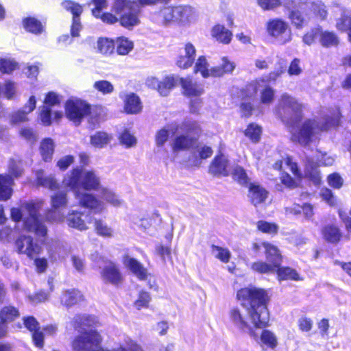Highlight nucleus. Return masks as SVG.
Listing matches in <instances>:
<instances>
[{
  "mask_svg": "<svg viewBox=\"0 0 351 351\" xmlns=\"http://www.w3.org/2000/svg\"><path fill=\"white\" fill-rule=\"evenodd\" d=\"M66 117L75 125H79L82 119L90 112V106L79 99H71L64 105Z\"/></svg>",
  "mask_w": 351,
  "mask_h": 351,
  "instance_id": "obj_10",
  "label": "nucleus"
},
{
  "mask_svg": "<svg viewBox=\"0 0 351 351\" xmlns=\"http://www.w3.org/2000/svg\"><path fill=\"white\" fill-rule=\"evenodd\" d=\"M64 220L68 226L84 231L88 228V225L91 223V217L82 212L71 210L64 217Z\"/></svg>",
  "mask_w": 351,
  "mask_h": 351,
  "instance_id": "obj_17",
  "label": "nucleus"
},
{
  "mask_svg": "<svg viewBox=\"0 0 351 351\" xmlns=\"http://www.w3.org/2000/svg\"><path fill=\"white\" fill-rule=\"evenodd\" d=\"M93 88L95 90L104 95H110L113 93L114 88L113 84L106 80H100L93 83Z\"/></svg>",
  "mask_w": 351,
  "mask_h": 351,
  "instance_id": "obj_48",
  "label": "nucleus"
},
{
  "mask_svg": "<svg viewBox=\"0 0 351 351\" xmlns=\"http://www.w3.org/2000/svg\"><path fill=\"white\" fill-rule=\"evenodd\" d=\"M233 178L241 185H247L249 182V178L245 171L241 167H236L232 173Z\"/></svg>",
  "mask_w": 351,
  "mask_h": 351,
  "instance_id": "obj_55",
  "label": "nucleus"
},
{
  "mask_svg": "<svg viewBox=\"0 0 351 351\" xmlns=\"http://www.w3.org/2000/svg\"><path fill=\"white\" fill-rule=\"evenodd\" d=\"M200 132L202 130L200 129ZM201 132L194 134L193 132H179L178 136L174 138L172 143V149L174 152L190 149L195 143Z\"/></svg>",
  "mask_w": 351,
  "mask_h": 351,
  "instance_id": "obj_19",
  "label": "nucleus"
},
{
  "mask_svg": "<svg viewBox=\"0 0 351 351\" xmlns=\"http://www.w3.org/2000/svg\"><path fill=\"white\" fill-rule=\"evenodd\" d=\"M302 109V105L287 93H283L276 108V114L282 121H293L298 119Z\"/></svg>",
  "mask_w": 351,
  "mask_h": 351,
  "instance_id": "obj_9",
  "label": "nucleus"
},
{
  "mask_svg": "<svg viewBox=\"0 0 351 351\" xmlns=\"http://www.w3.org/2000/svg\"><path fill=\"white\" fill-rule=\"evenodd\" d=\"M179 81V79L173 76H166L162 81H160L159 93L162 96H167Z\"/></svg>",
  "mask_w": 351,
  "mask_h": 351,
  "instance_id": "obj_47",
  "label": "nucleus"
},
{
  "mask_svg": "<svg viewBox=\"0 0 351 351\" xmlns=\"http://www.w3.org/2000/svg\"><path fill=\"white\" fill-rule=\"evenodd\" d=\"M112 136L104 132H97L90 136V144L96 148H103L109 144L112 140Z\"/></svg>",
  "mask_w": 351,
  "mask_h": 351,
  "instance_id": "obj_37",
  "label": "nucleus"
},
{
  "mask_svg": "<svg viewBox=\"0 0 351 351\" xmlns=\"http://www.w3.org/2000/svg\"><path fill=\"white\" fill-rule=\"evenodd\" d=\"M311 8L321 19H325L326 18L327 10L326 5L322 1L313 3Z\"/></svg>",
  "mask_w": 351,
  "mask_h": 351,
  "instance_id": "obj_61",
  "label": "nucleus"
},
{
  "mask_svg": "<svg viewBox=\"0 0 351 351\" xmlns=\"http://www.w3.org/2000/svg\"><path fill=\"white\" fill-rule=\"evenodd\" d=\"M101 277L104 281L117 284L121 280V275L116 265L108 261L101 271Z\"/></svg>",
  "mask_w": 351,
  "mask_h": 351,
  "instance_id": "obj_24",
  "label": "nucleus"
},
{
  "mask_svg": "<svg viewBox=\"0 0 351 351\" xmlns=\"http://www.w3.org/2000/svg\"><path fill=\"white\" fill-rule=\"evenodd\" d=\"M193 9L189 6H168L159 12V17L165 25H184L189 21Z\"/></svg>",
  "mask_w": 351,
  "mask_h": 351,
  "instance_id": "obj_8",
  "label": "nucleus"
},
{
  "mask_svg": "<svg viewBox=\"0 0 351 351\" xmlns=\"http://www.w3.org/2000/svg\"><path fill=\"white\" fill-rule=\"evenodd\" d=\"M336 27L339 31H348L349 32L351 31V18L346 14H343L341 17L337 20Z\"/></svg>",
  "mask_w": 351,
  "mask_h": 351,
  "instance_id": "obj_56",
  "label": "nucleus"
},
{
  "mask_svg": "<svg viewBox=\"0 0 351 351\" xmlns=\"http://www.w3.org/2000/svg\"><path fill=\"white\" fill-rule=\"evenodd\" d=\"M119 141L121 145L126 147L134 146L136 143V138L128 130H125L119 136Z\"/></svg>",
  "mask_w": 351,
  "mask_h": 351,
  "instance_id": "obj_57",
  "label": "nucleus"
},
{
  "mask_svg": "<svg viewBox=\"0 0 351 351\" xmlns=\"http://www.w3.org/2000/svg\"><path fill=\"white\" fill-rule=\"evenodd\" d=\"M96 319L93 316L86 314L77 315L73 320V326L75 329L82 328L84 326H90L95 324Z\"/></svg>",
  "mask_w": 351,
  "mask_h": 351,
  "instance_id": "obj_46",
  "label": "nucleus"
},
{
  "mask_svg": "<svg viewBox=\"0 0 351 351\" xmlns=\"http://www.w3.org/2000/svg\"><path fill=\"white\" fill-rule=\"evenodd\" d=\"M197 152L199 158L195 156L194 159L189 160L190 164L192 166L199 167L201 165V160L206 159L213 154L211 147L206 145L200 147Z\"/></svg>",
  "mask_w": 351,
  "mask_h": 351,
  "instance_id": "obj_50",
  "label": "nucleus"
},
{
  "mask_svg": "<svg viewBox=\"0 0 351 351\" xmlns=\"http://www.w3.org/2000/svg\"><path fill=\"white\" fill-rule=\"evenodd\" d=\"M112 10L120 16L121 25L126 28L137 25L139 23L140 8L136 1L131 0H114Z\"/></svg>",
  "mask_w": 351,
  "mask_h": 351,
  "instance_id": "obj_6",
  "label": "nucleus"
},
{
  "mask_svg": "<svg viewBox=\"0 0 351 351\" xmlns=\"http://www.w3.org/2000/svg\"><path fill=\"white\" fill-rule=\"evenodd\" d=\"M19 316V310L11 305L5 306L0 310V320L8 324L14 321Z\"/></svg>",
  "mask_w": 351,
  "mask_h": 351,
  "instance_id": "obj_38",
  "label": "nucleus"
},
{
  "mask_svg": "<svg viewBox=\"0 0 351 351\" xmlns=\"http://www.w3.org/2000/svg\"><path fill=\"white\" fill-rule=\"evenodd\" d=\"M61 96L55 92H49L47 94L44 103L46 106H53L58 105L61 101Z\"/></svg>",
  "mask_w": 351,
  "mask_h": 351,
  "instance_id": "obj_62",
  "label": "nucleus"
},
{
  "mask_svg": "<svg viewBox=\"0 0 351 351\" xmlns=\"http://www.w3.org/2000/svg\"><path fill=\"white\" fill-rule=\"evenodd\" d=\"M322 234L324 238L330 243H337L341 237L339 228L333 225L326 226L322 230Z\"/></svg>",
  "mask_w": 351,
  "mask_h": 351,
  "instance_id": "obj_43",
  "label": "nucleus"
},
{
  "mask_svg": "<svg viewBox=\"0 0 351 351\" xmlns=\"http://www.w3.org/2000/svg\"><path fill=\"white\" fill-rule=\"evenodd\" d=\"M260 345L263 348L275 349L278 346V338L273 332L263 330L260 337Z\"/></svg>",
  "mask_w": 351,
  "mask_h": 351,
  "instance_id": "obj_33",
  "label": "nucleus"
},
{
  "mask_svg": "<svg viewBox=\"0 0 351 351\" xmlns=\"http://www.w3.org/2000/svg\"><path fill=\"white\" fill-rule=\"evenodd\" d=\"M267 294L266 291L255 287L239 289L237 298L243 308H232L228 313L230 323L241 332L252 334V326L265 328L269 319L265 305Z\"/></svg>",
  "mask_w": 351,
  "mask_h": 351,
  "instance_id": "obj_1",
  "label": "nucleus"
},
{
  "mask_svg": "<svg viewBox=\"0 0 351 351\" xmlns=\"http://www.w3.org/2000/svg\"><path fill=\"white\" fill-rule=\"evenodd\" d=\"M179 82L183 89L184 94L188 97H199L204 93L203 86L193 82L190 77L179 78Z\"/></svg>",
  "mask_w": 351,
  "mask_h": 351,
  "instance_id": "obj_23",
  "label": "nucleus"
},
{
  "mask_svg": "<svg viewBox=\"0 0 351 351\" xmlns=\"http://www.w3.org/2000/svg\"><path fill=\"white\" fill-rule=\"evenodd\" d=\"M60 299L62 305L66 308H70L84 301V298L81 292L74 289L63 291Z\"/></svg>",
  "mask_w": 351,
  "mask_h": 351,
  "instance_id": "obj_21",
  "label": "nucleus"
},
{
  "mask_svg": "<svg viewBox=\"0 0 351 351\" xmlns=\"http://www.w3.org/2000/svg\"><path fill=\"white\" fill-rule=\"evenodd\" d=\"M51 109L48 106H43L40 114V119L42 123L47 126L51 125Z\"/></svg>",
  "mask_w": 351,
  "mask_h": 351,
  "instance_id": "obj_64",
  "label": "nucleus"
},
{
  "mask_svg": "<svg viewBox=\"0 0 351 351\" xmlns=\"http://www.w3.org/2000/svg\"><path fill=\"white\" fill-rule=\"evenodd\" d=\"M123 265L130 270L139 280H148V286L150 289L155 287L154 278L147 272L143 265L137 260L126 255L123 259Z\"/></svg>",
  "mask_w": 351,
  "mask_h": 351,
  "instance_id": "obj_15",
  "label": "nucleus"
},
{
  "mask_svg": "<svg viewBox=\"0 0 351 351\" xmlns=\"http://www.w3.org/2000/svg\"><path fill=\"white\" fill-rule=\"evenodd\" d=\"M211 35L217 41L228 44L232 39V33L223 25L217 24L215 25L211 30Z\"/></svg>",
  "mask_w": 351,
  "mask_h": 351,
  "instance_id": "obj_30",
  "label": "nucleus"
},
{
  "mask_svg": "<svg viewBox=\"0 0 351 351\" xmlns=\"http://www.w3.org/2000/svg\"><path fill=\"white\" fill-rule=\"evenodd\" d=\"M54 142L51 138L43 139L40 145V152L45 161L51 160L54 152Z\"/></svg>",
  "mask_w": 351,
  "mask_h": 351,
  "instance_id": "obj_39",
  "label": "nucleus"
},
{
  "mask_svg": "<svg viewBox=\"0 0 351 351\" xmlns=\"http://www.w3.org/2000/svg\"><path fill=\"white\" fill-rule=\"evenodd\" d=\"M62 6L73 14V17H80L82 12V7L72 1H64L62 3Z\"/></svg>",
  "mask_w": 351,
  "mask_h": 351,
  "instance_id": "obj_54",
  "label": "nucleus"
},
{
  "mask_svg": "<svg viewBox=\"0 0 351 351\" xmlns=\"http://www.w3.org/2000/svg\"><path fill=\"white\" fill-rule=\"evenodd\" d=\"M14 180L7 174H0V201H7L13 193Z\"/></svg>",
  "mask_w": 351,
  "mask_h": 351,
  "instance_id": "obj_26",
  "label": "nucleus"
},
{
  "mask_svg": "<svg viewBox=\"0 0 351 351\" xmlns=\"http://www.w3.org/2000/svg\"><path fill=\"white\" fill-rule=\"evenodd\" d=\"M27 115L28 114L22 109L12 112L9 116L10 123L12 125H17L27 122L29 121Z\"/></svg>",
  "mask_w": 351,
  "mask_h": 351,
  "instance_id": "obj_53",
  "label": "nucleus"
},
{
  "mask_svg": "<svg viewBox=\"0 0 351 351\" xmlns=\"http://www.w3.org/2000/svg\"><path fill=\"white\" fill-rule=\"evenodd\" d=\"M101 197L114 207H119L123 204V200L113 191L108 188H101Z\"/></svg>",
  "mask_w": 351,
  "mask_h": 351,
  "instance_id": "obj_40",
  "label": "nucleus"
},
{
  "mask_svg": "<svg viewBox=\"0 0 351 351\" xmlns=\"http://www.w3.org/2000/svg\"><path fill=\"white\" fill-rule=\"evenodd\" d=\"M212 254L223 263H228L231 254L228 249L213 245L211 246Z\"/></svg>",
  "mask_w": 351,
  "mask_h": 351,
  "instance_id": "obj_52",
  "label": "nucleus"
},
{
  "mask_svg": "<svg viewBox=\"0 0 351 351\" xmlns=\"http://www.w3.org/2000/svg\"><path fill=\"white\" fill-rule=\"evenodd\" d=\"M95 230L99 236L105 238H110L114 235L113 229L105 221L101 219H96L94 223Z\"/></svg>",
  "mask_w": 351,
  "mask_h": 351,
  "instance_id": "obj_44",
  "label": "nucleus"
},
{
  "mask_svg": "<svg viewBox=\"0 0 351 351\" xmlns=\"http://www.w3.org/2000/svg\"><path fill=\"white\" fill-rule=\"evenodd\" d=\"M258 5L265 10H273L281 5V0H257Z\"/></svg>",
  "mask_w": 351,
  "mask_h": 351,
  "instance_id": "obj_60",
  "label": "nucleus"
},
{
  "mask_svg": "<svg viewBox=\"0 0 351 351\" xmlns=\"http://www.w3.org/2000/svg\"><path fill=\"white\" fill-rule=\"evenodd\" d=\"M268 34L275 38L280 44H285L291 40V32L287 22L281 19H274L267 23Z\"/></svg>",
  "mask_w": 351,
  "mask_h": 351,
  "instance_id": "obj_13",
  "label": "nucleus"
},
{
  "mask_svg": "<svg viewBox=\"0 0 351 351\" xmlns=\"http://www.w3.org/2000/svg\"><path fill=\"white\" fill-rule=\"evenodd\" d=\"M97 49L102 54H111L114 49V40L107 38H99L97 42Z\"/></svg>",
  "mask_w": 351,
  "mask_h": 351,
  "instance_id": "obj_45",
  "label": "nucleus"
},
{
  "mask_svg": "<svg viewBox=\"0 0 351 351\" xmlns=\"http://www.w3.org/2000/svg\"><path fill=\"white\" fill-rule=\"evenodd\" d=\"M44 204L42 199L25 202L21 208H12L10 216L15 222L23 220V229L34 233L38 237H45L47 234V227L40 221L39 211Z\"/></svg>",
  "mask_w": 351,
  "mask_h": 351,
  "instance_id": "obj_4",
  "label": "nucleus"
},
{
  "mask_svg": "<svg viewBox=\"0 0 351 351\" xmlns=\"http://www.w3.org/2000/svg\"><path fill=\"white\" fill-rule=\"evenodd\" d=\"M259 230L268 234H274L278 231V226L274 223H268L265 221H259L257 223Z\"/></svg>",
  "mask_w": 351,
  "mask_h": 351,
  "instance_id": "obj_59",
  "label": "nucleus"
},
{
  "mask_svg": "<svg viewBox=\"0 0 351 351\" xmlns=\"http://www.w3.org/2000/svg\"><path fill=\"white\" fill-rule=\"evenodd\" d=\"M276 273L279 280H302V278L300 277L298 272L289 267H282L276 269Z\"/></svg>",
  "mask_w": 351,
  "mask_h": 351,
  "instance_id": "obj_32",
  "label": "nucleus"
},
{
  "mask_svg": "<svg viewBox=\"0 0 351 351\" xmlns=\"http://www.w3.org/2000/svg\"><path fill=\"white\" fill-rule=\"evenodd\" d=\"M15 244L18 253L25 254L30 258H34L42 252V247L34 241L31 236L21 235Z\"/></svg>",
  "mask_w": 351,
  "mask_h": 351,
  "instance_id": "obj_16",
  "label": "nucleus"
},
{
  "mask_svg": "<svg viewBox=\"0 0 351 351\" xmlns=\"http://www.w3.org/2000/svg\"><path fill=\"white\" fill-rule=\"evenodd\" d=\"M228 172V160L226 156H216L209 167V173L214 176H226Z\"/></svg>",
  "mask_w": 351,
  "mask_h": 351,
  "instance_id": "obj_28",
  "label": "nucleus"
},
{
  "mask_svg": "<svg viewBox=\"0 0 351 351\" xmlns=\"http://www.w3.org/2000/svg\"><path fill=\"white\" fill-rule=\"evenodd\" d=\"M17 64L13 60H0V71L9 73L16 68Z\"/></svg>",
  "mask_w": 351,
  "mask_h": 351,
  "instance_id": "obj_63",
  "label": "nucleus"
},
{
  "mask_svg": "<svg viewBox=\"0 0 351 351\" xmlns=\"http://www.w3.org/2000/svg\"><path fill=\"white\" fill-rule=\"evenodd\" d=\"M318 162H315L313 158H307L306 160L304 174L315 184H319L321 176L317 167L319 165L331 166L335 162V158L327 154H319L317 155Z\"/></svg>",
  "mask_w": 351,
  "mask_h": 351,
  "instance_id": "obj_11",
  "label": "nucleus"
},
{
  "mask_svg": "<svg viewBox=\"0 0 351 351\" xmlns=\"http://www.w3.org/2000/svg\"><path fill=\"white\" fill-rule=\"evenodd\" d=\"M151 300V297L147 292L142 291L140 293L138 299L134 302L135 307L140 310L143 308H147Z\"/></svg>",
  "mask_w": 351,
  "mask_h": 351,
  "instance_id": "obj_58",
  "label": "nucleus"
},
{
  "mask_svg": "<svg viewBox=\"0 0 351 351\" xmlns=\"http://www.w3.org/2000/svg\"><path fill=\"white\" fill-rule=\"evenodd\" d=\"M251 269L259 274L274 273L276 271L277 267L271 263L263 261H256L252 264Z\"/></svg>",
  "mask_w": 351,
  "mask_h": 351,
  "instance_id": "obj_49",
  "label": "nucleus"
},
{
  "mask_svg": "<svg viewBox=\"0 0 351 351\" xmlns=\"http://www.w3.org/2000/svg\"><path fill=\"white\" fill-rule=\"evenodd\" d=\"M319 42L323 47H335L339 44V38L333 32H319Z\"/></svg>",
  "mask_w": 351,
  "mask_h": 351,
  "instance_id": "obj_42",
  "label": "nucleus"
},
{
  "mask_svg": "<svg viewBox=\"0 0 351 351\" xmlns=\"http://www.w3.org/2000/svg\"><path fill=\"white\" fill-rule=\"evenodd\" d=\"M101 336L95 330L86 331L76 337L72 342L73 351H143L142 348L130 337H126L119 347L112 350L102 349Z\"/></svg>",
  "mask_w": 351,
  "mask_h": 351,
  "instance_id": "obj_5",
  "label": "nucleus"
},
{
  "mask_svg": "<svg viewBox=\"0 0 351 351\" xmlns=\"http://www.w3.org/2000/svg\"><path fill=\"white\" fill-rule=\"evenodd\" d=\"M208 63L204 56H200L197 60L195 67V73H200L201 75L204 78H208L210 77H214V73L213 71V67L208 69Z\"/></svg>",
  "mask_w": 351,
  "mask_h": 351,
  "instance_id": "obj_36",
  "label": "nucleus"
},
{
  "mask_svg": "<svg viewBox=\"0 0 351 351\" xmlns=\"http://www.w3.org/2000/svg\"><path fill=\"white\" fill-rule=\"evenodd\" d=\"M284 166L289 168L296 178L302 177V173L298 167L297 163L293 162L291 158L287 157L283 160L276 161L274 164V168L277 170H282Z\"/></svg>",
  "mask_w": 351,
  "mask_h": 351,
  "instance_id": "obj_31",
  "label": "nucleus"
},
{
  "mask_svg": "<svg viewBox=\"0 0 351 351\" xmlns=\"http://www.w3.org/2000/svg\"><path fill=\"white\" fill-rule=\"evenodd\" d=\"M124 111L127 114H138L141 112L143 106L140 98L134 93H129L123 97Z\"/></svg>",
  "mask_w": 351,
  "mask_h": 351,
  "instance_id": "obj_25",
  "label": "nucleus"
},
{
  "mask_svg": "<svg viewBox=\"0 0 351 351\" xmlns=\"http://www.w3.org/2000/svg\"><path fill=\"white\" fill-rule=\"evenodd\" d=\"M24 28L29 32L34 34H40L44 31L42 23L34 17L25 18L23 21Z\"/></svg>",
  "mask_w": 351,
  "mask_h": 351,
  "instance_id": "obj_41",
  "label": "nucleus"
},
{
  "mask_svg": "<svg viewBox=\"0 0 351 351\" xmlns=\"http://www.w3.org/2000/svg\"><path fill=\"white\" fill-rule=\"evenodd\" d=\"M195 48L190 43H186L182 49L180 50V56L176 61V64L181 69L190 67L193 63L195 56Z\"/></svg>",
  "mask_w": 351,
  "mask_h": 351,
  "instance_id": "obj_20",
  "label": "nucleus"
},
{
  "mask_svg": "<svg viewBox=\"0 0 351 351\" xmlns=\"http://www.w3.org/2000/svg\"><path fill=\"white\" fill-rule=\"evenodd\" d=\"M24 165L22 159L19 156L11 158L8 162V172L10 177L18 178L21 177L23 173Z\"/></svg>",
  "mask_w": 351,
  "mask_h": 351,
  "instance_id": "obj_29",
  "label": "nucleus"
},
{
  "mask_svg": "<svg viewBox=\"0 0 351 351\" xmlns=\"http://www.w3.org/2000/svg\"><path fill=\"white\" fill-rule=\"evenodd\" d=\"M267 191L261 185L256 183L250 184L248 197L251 203L255 206L263 204L267 199Z\"/></svg>",
  "mask_w": 351,
  "mask_h": 351,
  "instance_id": "obj_22",
  "label": "nucleus"
},
{
  "mask_svg": "<svg viewBox=\"0 0 351 351\" xmlns=\"http://www.w3.org/2000/svg\"><path fill=\"white\" fill-rule=\"evenodd\" d=\"M221 64L213 67L214 77H221L225 74L231 73L234 68L235 64L229 60L226 57L221 58Z\"/></svg>",
  "mask_w": 351,
  "mask_h": 351,
  "instance_id": "obj_34",
  "label": "nucleus"
},
{
  "mask_svg": "<svg viewBox=\"0 0 351 351\" xmlns=\"http://www.w3.org/2000/svg\"><path fill=\"white\" fill-rule=\"evenodd\" d=\"M62 184L73 191L80 206L93 210L95 213H101L106 208L103 202L87 192L99 191L101 188L100 177L96 171L74 168L65 175Z\"/></svg>",
  "mask_w": 351,
  "mask_h": 351,
  "instance_id": "obj_2",
  "label": "nucleus"
},
{
  "mask_svg": "<svg viewBox=\"0 0 351 351\" xmlns=\"http://www.w3.org/2000/svg\"><path fill=\"white\" fill-rule=\"evenodd\" d=\"M36 183L37 186L55 191L59 188V184L52 175L47 176L43 170L36 172Z\"/></svg>",
  "mask_w": 351,
  "mask_h": 351,
  "instance_id": "obj_27",
  "label": "nucleus"
},
{
  "mask_svg": "<svg viewBox=\"0 0 351 351\" xmlns=\"http://www.w3.org/2000/svg\"><path fill=\"white\" fill-rule=\"evenodd\" d=\"M67 204L68 199L66 191H58L52 195L51 196V205L53 210H49L46 213V220L56 223L64 221V214L58 209L66 206Z\"/></svg>",
  "mask_w": 351,
  "mask_h": 351,
  "instance_id": "obj_12",
  "label": "nucleus"
},
{
  "mask_svg": "<svg viewBox=\"0 0 351 351\" xmlns=\"http://www.w3.org/2000/svg\"><path fill=\"white\" fill-rule=\"evenodd\" d=\"M253 248L257 252L263 251L269 263L277 268L280 266L282 261V256L276 246L268 242H260L254 243Z\"/></svg>",
  "mask_w": 351,
  "mask_h": 351,
  "instance_id": "obj_18",
  "label": "nucleus"
},
{
  "mask_svg": "<svg viewBox=\"0 0 351 351\" xmlns=\"http://www.w3.org/2000/svg\"><path fill=\"white\" fill-rule=\"evenodd\" d=\"M324 123L318 119H306L300 121H292L290 128L291 141L302 147L311 149L319 141L322 131L337 125L341 119L339 108L328 110L324 117Z\"/></svg>",
  "mask_w": 351,
  "mask_h": 351,
  "instance_id": "obj_3",
  "label": "nucleus"
},
{
  "mask_svg": "<svg viewBox=\"0 0 351 351\" xmlns=\"http://www.w3.org/2000/svg\"><path fill=\"white\" fill-rule=\"evenodd\" d=\"M116 46L118 54L124 56L128 54L134 47V43L129 38L120 36L114 40V47Z\"/></svg>",
  "mask_w": 351,
  "mask_h": 351,
  "instance_id": "obj_35",
  "label": "nucleus"
},
{
  "mask_svg": "<svg viewBox=\"0 0 351 351\" xmlns=\"http://www.w3.org/2000/svg\"><path fill=\"white\" fill-rule=\"evenodd\" d=\"M246 90L252 92L250 97H252L255 92L258 93L261 102L264 105H270L274 101L275 90L264 79L248 85Z\"/></svg>",
  "mask_w": 351,
  "mask_h": 351,
  "instance_id": "obj_14",
  "label": "nucleus"
},
{
  "mask_svg": "<svg viewBox=\"0 0 351 351\" xmlns=\"http://www.w3.org/2000/svg\"><path fill=\"white\" fill-rule=\"evenodd\" d=\"M193 132L198 134L200 132V125L195 121L186 119L180 123L172 122L166 125L160 129L156 134L155 141L158 147H162L169 139V136L174 135L179 132Z\"/></svg>",
  "mask_w": 351,
  "mask_h": 351,
  "instance_id": "obj_7",
  "label": "nucleus"
},
{
  "mask_svg": "<svg viewBox=\"0 0 351 351\" xmlns=\"http://www.w3.org/2000/svg\"><path fill=\"white\" fill-rule=\"evenodd\" d=\"M261 132L262 129L258 125L250 123L247 125L244 133L245 136L252 142L257 143L260 140Z\"/></svg>",
  "mask_w": 351,
  "mask_h": 351,
  "instance_id": "obj_51",
  "label": "nucleus"
}]
</instances>
